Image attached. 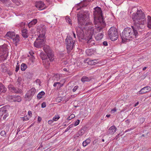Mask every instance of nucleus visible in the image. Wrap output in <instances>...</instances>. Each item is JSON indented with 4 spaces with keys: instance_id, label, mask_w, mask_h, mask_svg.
<instances>
[{
    "instance_id": "nucleus-1",
    "label": "nucleus",
    "mask_w": 151,
    "mask_h": 151,
    "mask_svg": "<svg viewBox=\"0 0 151 151\" xmlns=\"http://www.w3.org/2000/svg\"><path fill=\"white\" fill-rule=\"evenodd\" d=\"M89 14L87 11H81L77 14L78 26L76 28L77 35L81 39L83 38V29L88 31V26L90 24L89 22H88Z\"/></svg>"
},
{
    "instance_id": "nucleus-2",
    "label": "nucleus",
    "mask_w": 151,
    "mask_h": 151,
    "mask_svg": "<svg viewBox=\"0 0 151 151\" xmlns=\"http://www.w3.org/2000/svg\"><path fill=\"white\" fill-rule=\"evenodd\" d=\"M94 22L95 24H98V27H96L95 29H94L93 27H92L91 25L88 26L89 29L88 33L89 34V35L87 38L86 40H87V42L90 44H94V42H93V41L92 40V35L94 32H100L104 27L106 25V23L104 21H103V22L104 24V26L101 24V21H95Z\"/></svg>"
},
{
    "instance_id": "nucleus-3",
    "label": "nucleus",
    "mask_w": 151,
    "mask_h": 151,
    "mask_svg": "<svg viewBox=\"0 0 151 151\" xmlns=\"http://www.w3.org/2000/svg\"><path fill=\"white\" fill-rule=\"evenodd\" d=\"M137 36L133 29L127 27L125 28L123 31L122 35L121 36L122 40L124 39L132 40Z\"/></svg>"
},
{
    "instance_id": "nucleus-4",
    "label": "nucleus",
    "mask_w": 151,
    "mask_h": 151,
    "mask_svg": "<svg viewBox=\"0 0 151 151\" xmlns=\"http://www.w3.org/2000/svg\"><path fill=\"white\" fill-rule=\"evenodd\" d=\"M133 22L134 25L133 26H132L131 27L135 32L136 35H137V36L139 33L141 32L144 30L145 27V23L146 21L145 20L138 21L136 20V21Z\"/></svg>"
},
{
    "instance_id": "nucleus-5",
    "label": "nucleus",
    "mask_w": 151,
    "mask_h": 151,
    "mask_svg": "<svg viewBox=\"0 0 151 151\" xmlns=\"http://www.w3.org/2000/svg\"><path fill=\"white\" fill-rule=\"evenodd\" d=\"M94 9V11L93 12V14L95 19H96V20L95 21H101V24L104 26V24L103 22V21H104V20L101 9L99 7H96Z\"/></svg>"
},
{
    "instance_id": "nucleus-6",
    "label": "nucleus",
    "mask_w": 151,
    "mask_h": 151,
    "mask_svg": "<svg viewBox=\"0 0 151 151\" xmlns=\"http://www.w3.org/2000/svg\"><path fill=\"white\" fill-rule=\"evenodd\" d=\"M68 53L70 52L74 47L75 41L70 36H68L65 40Z\"/></svg>"
},
{
    "instance_id": "nucleus-7",
    "label": "nucleus",
    "mask_w": 151,
    "mask_h": 151,
    "mask_svg": "<svg viewBox=\"0 0 151 151\" xmlns=\"http://www.w3.org/2000/svg\"><path fill=\"white\" fill-rule=\"evenodd\" d=\"M108 35L112 41L116 40L118 37V33L116 29L114 27L110 28L108 31Z\"/></svg>"
},
{
    "instance_id": "nucleus-8",
    "label": "nucleus",
    "mask_w": 151,
    "mask_h": 151,
    "mask_svg": "<svg viewBox=\"0 0 151 151\" xmlns=\"http://www.w3.org/2000/svg\"><path fill=\"white\" fill-rule=\"evenodd\" d=\"M145 14L141 10H138L135 14H133L132 15V18L133 22L137 20L138 21L145 20Z\"/></svg>"
},
{
    "instance_id": "nucleus-9",
    "label": "nucleus",
    "mask_w": 151,
    "mask_h": 151,
    "mask_svg": "<svg viewBox=\"0 0 151 151\" xmlns=\"http://www.w3.org/2000/svg\"><path fill=\"white\" fill-rule=\"evenodd\" d=\"M40 56L42 59L43 63L45 65V66L47 68H48L50 66V63L49 59V57L47 54H45L44 53H41L40 54Z\"/></svg>"
},
{
    "instance_id": "nucleus-10",
    "label": "nucleus",
    "mask_w": 151,
    "mask_h": 151,
    "mask_svg": "<svg viewBox=\"0 0 151 151\" xmlns=\"http://www.w3.org/2000/svg\"><path fill=\"white\" fill-rule=\"evenodd\" d=\"M46 30V27L45 25L40 24L38 26L37 28V31L40 34L39 37H44Z\"/></svg>"
},
{
    "instance_id": "nucleus-11",
    "label": "nucleus",
    "mask_w": 151,
    "mask_h": 151,
    "mask_svg": "<svg viewBox=\"0 0 151 151\" xmlns=\"http://www.w3.org/2000/svg\"><path fill=\"white\" fill-rule=\"evenodd\" d=\"M43 50L47 54L48 56L49 57V59L50 60V61H52L54 59L53 58L54 55L50 47L47 45H44L43 47Z\"/></svg>"
},
{
    "instance_id": "nucleus-12",
    "label": "nucleus",
    "mask_w": 151,
    "mask_h": 151,
    "mask_svg": "<svg viewBox=\"0 0 151 151\" xmlns=\"http://www.w3.org/2000/svg\"><path fill=\"white\" fill-rule=\"evenodd\" d=\"M44 37H39V39H37L34 43V46L37 48H41L43 46L45 43L44 41Z\"/></svg>"
},
{
    "instance_id": "nucleus-13",
    "label": "nucleus",
    "mask_w": 151,
    "mask_h": 151,
    "mask_svg": "<svg viewBox=\"0 0 151 151\" xmlns=\"http://www.w3.org/2000/svg\"><path fill=\"white\" fill-rule=\"evenodd\" d=\"M8 88L9 90L12 92L15 93H21L22 91L21 89L17 88L12 85H10L8 86Z\"/></svg>"
},
{
    "instance_id": "nucleus-14",
    "label": "nucleus",
    "mask_w": 151,
    "mask_h": 151,
    "mask_svg": "<svg viewBox=\"0 0 151 151\" xmlns=\"http://www.w3.org/2000/svg\"><path fill=\"white\" fill-rule=\"evenodd\" d=\"M35 6L39 10H42L44 8L45 4L41 1H39L36 2Z\"/></svg>"
},
{
    "instance_id": "nucleus-15",
    "label": "nucleus",
    "mask_w": 151,
    "mask_h": 151,
    "mask_svg": "<svg viewBox=\"0 0 151 151\" xmlns=\"http://www.w3.org/2000/svg\"><path fill=\"white\" fill-rule=\"evenodd\" d=\"M9 97L13 101L20 102L22 100L21 97L19 96H11Z\"/></svg>"
},
{
    "instance_id": "nucleus-16",
    "label": "nucleus",
    "mask_w": 151,
    "mask_h": 151,
    "mask_svg": "<svg viewBox=\"0 0 151 151\" xmlns=\"http://www.w3.org/2000/svg\"><path fill=\"white\" fill-rule=\"evenodd\" d=\"M151 88L149 86H147L142 88L138 92L139 94H143L150 91Z\"/></svg>"
},
{
    "instance_id": "nucleus-17",
    "label": "nucleus",
    "mask_w": 151,
    "mask_h": 151,
    "mask_svg": "<svg viewBox=\"0 0 151 151\" xmlns=\"http://www.w3.org/2000/svg\"><path fill=\"white\" fill-rule=\"evenodd\" d=\"M116 128L114 126H112L109 128L107 132V134H113L116 131Z\"/></svg>"
},
{
    "instance_id": "nucleus-18",
    "label": "nucleus",
    "mask_w": 151,
    "mask_h": 151,
    "mask_svg": "<svg viewBox=\"0 0 151 151\" xmlns=\"http://www.w3.org/2000/svg\"><path fill=\"white\" fill-rule=\"evenodd\" d=\"M85 130L84 128H82L77 132V133L74 136V138H77L80 136H82L85 133Z\"/></svg>"
},
{
    "instance_id": "nucleus-19",
    "label": "nucleus",
    "mask_w": 151,
    "mask_h": 151,
    "mask_svg": "<svg viewBox=\"0 0 151 151\" xmlns=\"http://www.w3.org/2000/svg\"><path fill=\"white\" fill-rule=\"evenodd\" d=\"M6 52V51L4 50L3 49H1L0 54H1V55L0 56V61L4 60L6 59V56L5 55Z\"/></svg>"
},
{
    "instance_id": "nucleus-20",
    "label": "nucleus",
    "mask_w": 151,
    "mask_h": 151,
    "mask_svg": "<svg viewBox=\"0 0 151 151\" xmlns=\"http://www.w3.org/2000/svg\"><path fill=\"white\" fill-rule=\"evenodd\" d=\"M12 39L15 45L17 46V44L19 41V36L18 35H16V36H15V37H14Z\"/></svg>"
},
{
    "instance_id": "nucleus-21",
    "label": "nucleus",
    "mask_w": 151,
    "mask_h": 151,
    "mask_svg": "<svg viewBox=\"0 0 151 151\" xmlns=\"http://www.w3.org/2000/svg\"><path fill=\"white\" fill-rule=\"evenodd\" d=\"M33 95H32V94H31L30 93L27 92V93L25 95V99L26 100L28 101H30Z\"/></svg>"
},
{
    "instance_id": "nucleus-22",
    "label": "nucleus",
    "mask_w": 151,
    "mask_h": 151,
    "mask_svg": "<svg viewBox=\"0 0 151 151\" xmlns=\"http://www.w3.org/2000/svg\"><path fill=\"white\" fill-rule=\"evenodd\" d=\"M22 35L24 38H27L28 36V31L26 29H23L22 30Z\"/></svg>"
},
{
    "instance_id": "nucleus-23",
    "label": "nucleus",
    "mask_w": 151,
    "mask_h": 151,
    "mask_svg": "<svg viewBox=\"0 0 151 151\" xmlns=\"http://www.w3.org/2000/svg\"><path fill=\"white\" fill-rule=\"evenodd\" d=\"M37 19H33L28 24V26L29 28H30L33 25H35L37 23Z\"/></svg>"
},
{
    "instance_id": "nucleus-24",
    "label": "nucleus",
    "mask_w": 151,
    "mask_h": 151,
    "mask_svg": "<svg viewBox=\"0 0 151 151\" xmlns=\"http://www.w3.org/2000/svg\"><path fill=\"white\" fill-rule=\"evenodd\" d=\"M95 51L92 49H88L86 50V53L88 56H91L94 54Z\"/></svg>"
},
{
    "instance_id": "nucleus-25",
    "label": "nucleus",
    "mask_w": 151,
    "mask_h": 151,
    "mask_svg": "<svg viewBox=\"0 0 151 151\" xmlns=\"http://www.w3.org/2000/svg\"><path fill=\"white\" fill-rule=\"evenodd\" d=\"M6 35L12 39L15 37V33L14 32H9L7 33Z\"/></svg>"
},
{
    "instance_id": "nucleus-26",
    "label": "nucleus",
    "mask_w": 151,
    "mask_h": 151,
    "mask_svg": "<svg viewBox=\"0 0 151 151\" xmlns=\"http://www.w3.org/2000/svg\"><path fill=\"white\" fill-rule=\"evenodd\" d=\"M103 36V34L101 32L99 33L95 36V39L97 40H99L102 38Z\"/></svg>"
},
{
    "instance_id": "nucleus-27",
    "label": "nucleus",
    "mask_w": 151,
    "mask_h": 151,
    "mask_svg": "<svg viewBox=\"0 0 151 151\" xmlns=\"http://www.w3.org/2000/svg\"><path fill=\"white\" fill-rule=\"evenodd\" d=\"M91 140L89 138L87 139L84 141L83 142V145L84 147L86 146L88 144H89L91 142Z\"/></svg>"
},
{
    "instance_id": "nucleus-28",
    "label": "nucleus",
    "mask_w": 151,
    "mask_h": 151,
    "mask_svg": "<svg viewBox=\"0 0 151 151\" xmlns=\"http://www.w3.org/2000/svg\"><path fill=\"white\" fill-rule=\"evenodd\" d=\"M6 91V89L4 86L1 83L0 84V92H5Z\"/></svg>"
},
{
    "instance_id": "nucleus-29",
    "label": "nucleus",
    "mask_w": 151,
    "mask_h": 151,
    "mask_svg": "<svg viewBox=\"0 0 151 151\" xmlns=\"http://www.w3.org/2000/svg\"><path fill=\"white\" fill-rule=\"evenodd\" d=\"M45 93L43 91H42L40 92L37 96V98L40 99L42 97V96L45 95Z\"/></svg>"
},
{
    "instance_id": "nucleus-30",
    "label": "nucleus",
    "mask_w": 151,
    "mask_h": 151,
    "mask_svg": "<svg viewBox=\"0 0 151 151\" xmlns=\"http://www.w3.org/2000/svg\"><path fill=\"white\" fill-rule=\"evenodd\" d=\"M147 27L149 28H151V17L150 16H148Z\"/></svg>"
},
{
    "instance_id": "nucleus-31",
    "label": "nucleus",
    "mask_w": 151,
    "mask_h": 151,
    "mask_svg": "<svg viewBox=\"0 0 151 151\" xmlns=\"http://www.w3.org/2000/svg\"><path fill=\"white\" fill-rule=\"evenodd\" d=\"M1 71L4 72L7 71V68L5 67L4 64H1Z\"/></svg>"
},
{
    "instance_id": "nucleus-32",
    "label": "nucleus",
    "mask_w": 151,
    "mask_h": 151,
    "mask_svg": "<svg viewBox=\"0 0 151 151\" xmlns=\"http://www.w3.org/2000/svg\"><path fill=\"white\" fill-rule=\"evenodd\" d=\"M6 108L3 107L0 108V117H1L4 115V113L5 111Z\"/></svg>"
},
{
    "instance_id": "nucleus-33",
    "label": "nucleus",
    "mask_w": 151,
    "mask_h": 151,
    "mask_svg": "<svg viewBox=\"0 0 151 151\" xmlns=\"http://www.w3.org/2000/svg\"><path fill=\"white\" fill-rule=\"evenodd\" d=\"M27 66L26 64L23 63L21 66V69L22 71H24L27 68Z\"/></svg>"
},
{
    "instance_id": "nucleus-34",
    "label": "nucleus",
    "mask_w": 151,
    "mask_h": 151,
    "mask_svg": "<svg viewBox=\"0 0 151 151\" xmlns=\"http://www.w3.org/2000/svg\"><path fill=\"white\" fill-rule=\"evenodd\" d=\"M9 115V114L8 113V111L5 108V111H4V115L3 117V119H5L6 117L8 116Z\"/></svg>"
},
{
    "instance_id": "nucleus-35",
    "label": "nucleus",
    "mask_w": 151,
    "mask_h": 151,
    "mask_svg": "<svg viewBox=\"0 0 151 151\" xmlns=\"http://www.w3.org/2000/svg\"><path fill=\"white\" fill-rule=\"evenodd\" d=\"M81 80L83 82H85L86 81H90V80L88 77L84 76L82 78Z\"/></svg>"
},
{
    "instance_id": "nucleus-36",
    "label": "nucleus",
    "mask_w": 151,
    "mask_h": 151,
    "mask_svg": "<svg viewBox=\"0 0 151 151\" xmlns=\"http://www.w3.org/2000/svg\"><path fill=\"white\" fill-rule=\"evenodd\" d=\"M28 92L30 93L32 95H34L36 92V89L34 88H32L31 89L29 90Z\"/></svg>"
},
{
    "instance_id": "nucleus-37",
    "label": "nucleus",
    "mask_w": 151,
    "mask_h": 151,
    "mask_svg": "<svg viewBox=\"0 0 151 151\" xmlns=\"http://www.w3.org/2000/svg\"><path fill=\"white\" fill-rule=\"evenodd\" d=\"M66 19L67 22H68L70 24H72L71 19L69 17H67L66 18Z\"/></svg>"
},
{
    "instance_id": "nucleus-38",
    "label": "nucleus",
    "mask_w": 151,
    "mask_h": 151,
    "mask_svg": "<svg viewBox=\"0 0 151 151\" xmlns=\"http://www.w3.org/2000/svg\"><path fill=\"white\" fill-rule=\"evenodd\" d=\"M73 126V124H71L69 126L65 131V132H66L69 130L71 128H72Z\"/></svg>"
},
{
    "instance_id": "nucleus-39",
    "label": "nucleus",
    "mask_w": 151,
    "mask_h": 151,
    "mask_svg": "<svg viewBox=\"0 0 151 151\" xmlns=\"http://www.w3.org/2000/svg\"><path fill=\"white\" fill-rule=\"evenodd\" d=\"M60 118L59 116L58 115L55 116L53 118V120L55 121H56L57 120Z\"/></svg>"
},
{
    "instance_id": "nucleus-40",
    "label": "nucleus",
    "mask_w": 151,
    "mask_h": 151,
    "mask_svg": "<svg viewBox=\"0 0 151 151\" xmlns=\"http://www.w3.org/2000/svg\"><path fill=\"white\" fill-rule=\"evenodd\" d=\"M75 117V115L74 114H71L67 118L68 120H70L74 118Z\"/></svg>"
},
{
    "instance_id": "nucleus-41",
    "label": "nucleus",
    "mask_w": 151,
    "mask_h": 151,
    "mask_svg": "<svg viewBox=\"0 0 151 151\" xmlns=\"http://www.w3.org/2000/svg\"><path fill=\"white\" fill-rule=\"evenodd\" d=\"M21 118L23 121H27L29 119V118L27 116H25L24 117H22Z\"/></svg>"
},
{
    "instance_id": "nucleus-42",
    "label": "nucleus",
    "mask_w": 151,
    "mask_h": 151,
    "mask_svg": "<svg viewBox=\"0 0 151 151\" xmlns=\"http://www.w3.org/2000/svg\"><path fill=\"white\" fill-rule=\"evenodd\" d=\"M80 120L79 119H78L77 121L75 123L74 125L76 126L78 125L79 124Z\"/></svg>"
},
{
    "instance_id": "nucleus-43",
    "label": "nucleus",
    "mask_w": 151,
    "mask_h": 151,
    "mask_svg": "<svg viewBox=\"0 0 151 151\" xmlns=\"http://www.w3.org/2000/svg\"><path fill=\"white\" fill-rule=\"evenodd\" d=\"M78 86H75L74 87V88L73 89V92H75L78 89Z\"/></svg>"
},
{
    "instance_id": "nucleus-44",
    "label": "nucleus",
    "mask_w": 151,
    "mask_h": 151,
    "mask_svg": "<svg viewBox=\"0 0 151 151\" xmlns=\"http://www.w3.org/2000/svg\"><path fill=\"white\" fill-rule=\"evenodd\" d=\"M1 134L2 136H5V135H6V133L3 130L1 132Z\"/></svg>"
},
{
    "instance_id": "nucleus-45",
    "label": "nucleus",
    "mask_w": 151,
    "mask_h": 151,
    "mask_svg": "<svg viewBox=\"0 0 151 151\" xmlns=\"http://www.w3.org/2000/svg\"><path fill=\"white\" fill-rule=\"evenodd\" d=\"M46 106V104L45 102H43L41 104V107L42 108H44Z\"/></svg>"
},
{
    "instance_id": "nucleus-46",
    "label": "nucleus",
    "mask_w": 151,
    "mask_h": 151,
    "mask_svg": "<svg viewBox=\"0 0 151 151\" xmlns=\"http://www.w3.org/2000/svg\"><path fill=\"white\" fill-rule=\"evenodd\" d=\"M25 24V22H22L20 24V26L22 28H24Z\"/></svg>"
},
{
    "instance_id": "nucleus-47",
    "label": "nucleus",
    "mask_w": 151,
    "mask_h": 151,
    "mask_svg": "<svg viewBox=\"0 0 151 151\" xmlns=\"http://www.w3.org/2000/svg\"><path fill=\"white\" fill-rule=\"evenodd\" d=\"M116 107H115L113 109H112L111 110V113H114L115 112H116Z\"/></svg>"
},
{
    "instance_id": "nucleus-48",
    "label": "nucleus",
    "mask_w": 151,
    "mask_h": 151,
    "mask_svg": "<svg viewBox=\"0 0 151 151\" xmlns=\"http://www.w3.org/2000/svg\"><path fill=\"white\" fill-rule=\"evenodd\" d=\"M18 63H17V65L16 66V68L15 71L16 72H17L18 71V70L19 69V65H18Z\"/></svg>"
},
{
    "instance_id": "nucleus-49",
    "label": "nucleus",
    "mask_w": 151,
    "mask_h": 151,
    "mask_svg": "<svg viewBox=\"0 0 151 151\" xmlns=\"http://www.w3.org/2000/svg\"><path fill=\"white\" fill-rule=\"evenodd\" d=\"M103 45L105 46H106L108 45V43L106 41H104L103 42Z\"/></svg>"
},
{
    "instance_id": "nucleus-50",
    "label": "nucleus",
    "mask_w": 151,
    "mask_h": 151,
    "mask_svg": "<svg viewBox=\"0 0 151 151\" xmlns=\"http://www.w3.org/2000/svg\"><path fill=\"white\" fill-rule=\"evenodd\" d=\"M35 82L37 83H38L39 86H40V81L39 79H37L35 81Z\"/></svg>"
},
{
    "instance_id": "nucleus-51",
    "label": "nucleus",
    "mask_w": 151,
    "mask_h": 151,
    "mask_svg": "<svg viewBox=\"0 0 151 151\" xmlns=\"http://www.w3.org/2000/svg\"><path fill=\"white\" fill-rule=\"evenodd\" d=\"M145 120V119L144 118H142L140 119V121L141 122L143 123Z\"/></svg>"
},
{
    "instance_id": "nucleus-52",
    "label": "nucleus",
    "mask_w": 151,
    "mask_h": 151,
    "mask_svg": "<svg viewBox=\"0 0 151 151\" xmlns=\"http://www.w3.org/2000/svg\"><path fill=\"white\" fill-rule=\"evenodd\" d=\"M13 2L17 4L18 3H19V1H18V0H11Z\"/></svg>"
},
{
    "instance_id": "nucleus-53",
    "label": "nucleus",
    "mask_w": 151,
    "mask_h": 151,
    "mask_svg": "<svg viewBox=\"0 0 151 151\" xmlns=\"http://www.w3.org/2000/svg\"><path fill=\"white\" fill-rule=\"evenodd\" d=\"M32 114V112L31 111H29L28 112V114L30 116V117L31 116V115Z\"/></svg>"
},
{
    "instance_id": "nucleus-54",
    "label": "nucleus",
    "mask_w": 151,
    "mask_h": 151,
    "mask_svg": "<svg viewBox=\"0 0 151 151\" xmlns=\"http://www.w3.org/2000/svg\"><path fill=\"white\" fill-rule=\"evenodd\" d=\"M53 121L52 120H49L48 121V123L49 124H51L53 122Z\"/></svg>"
},
{
    "instance_id": "nucleus-55",
    "label": "nucleus",
    "mask_w": 151,
    "mask_h": 151,
    "mask_svg": "<svg viewBox=\"0 0 151 151\" xmlns=\"http://www.w3.org/2000/svg\"><path fill=\"white\" fill-rule=\"evenodd\" d=\"M42 119L40 117H39L38 118V121L39 122H40L41 121Z\"/></svg>"
},
{
    "instance_id": "nucleus-56",
    "label": "nucleus",
    "mask_w": 151,
    "mask_h": 151,
    "mask_svg": "<svg viewBox=\"0 0 151 151\" xmlns=\"http://www.w3.org/2000/svg\"><path fill=\"white\" fill-rule=\"evenodd\" d=\"M7 73L9 75H12V73L11 71H7Z\"/></svg>"
},
{
    "instance_id": "nucleus-57",
    "label": "nucleus",
    "mask_w": 151,
    "mask_h": 151,
    "mask_svg": "<svg viewBox=\"0 0 151 151\" xmlns=\"http://www.w3.org/2000/svg\"><path fill=\"white\" fill-rule=\"evenodd\" d=\"M132 129V128H130V129H128L127 130H126L125 131V132H127L128 131H131V130H132V129Z\"/></svg>"
},
{
    "instance_id": "nucleus-58",
    "label": "nucleus",
    "mask_w": 151,
    "mask_h": 151,
    "mask_svg": "<svg viewBox=\"0 0 151 151\" xmlns=\"http://www.w3.org/2000/svg\"><path fill=\"white\" fill-rule=\"evenodd\" d=\"M7 0H0V1L3 3H4L7 1Z\"/></svg>"
},
{
    "instance_id": "nucleus-59",
    "label": "nucleus",
    "mask_w": 151,
    "mask_h": 151,
    "mask_svg": "<svg viewBox=\"0 0 151 151\" xmlns=\"http://www.w3.org/2000/svg\"><path fill=\"white\" fill-rule=\"evenodd\" d=\"M97 60H92V61H93V62H94V63H97Z\"/></svg>"
},
{
    "instance_id": "nucleus-60",
    "label": "nucleus",
    "mask_w": 151,
    "mask_h": 151,
    "mask_svg": "<svg viewBox=\"0 0 151 151\" xmlns=\"http://www.w3.org/2000/svg\"><path fill=\"white\" fill-rule=\"evenodd\" d=\"M42 143L40 144V147H39L38 148V149H39L40 148V147H43V145H42Z\"/></svg>"
},
{
    "instance_id": "nucleus-61",
    "label": "nucleus",
    "mask_w": 151,
    "mask_h": 151,
    "mask_svg": "<svg viewBox=\"0 0 151 151\" xmlns=\"http://www.w3.org/2000/svg\"><path fill=\"white\" fill-rule=\"evenodd\" d=\"M73 37L75 38H76V35L75 34L74 32H73Z\"/></svg>"
},
{
    "instance_id": "nucleus-62",
    "label": "nucleus",
    "mask_w": 151,
    "mask_h": 151,
    "mask_svg": "<svg viewBox=\"0 0 151 151\" xmlns=\"http://www.w3.org/2000/svg\"><path fill=\"white\" fill-rule=\"evenodd\" d=\"M96 142L97 140H96V139L94 140V141L93 142V144H95L96 143Z\"/></svg>"
},
{
    "instance_id": "nucleus-63",
    "label": "nucleus",
    "mask_w": 151,
    "mask_h": 151,
    "mask_svg": "<svg viewBox=\"0 0 151 151\" xmlns=\"http://www.w3.org/2000/svg\"><path fill=\"white\" fill-rule=\"evenodd\" d=\"M57 83H56V82H55L54 83V84H53V86L54 87H56L57 86Z\"/></svg>"
},
{
    "instance_id": "nucleus-64",
    "label": "nucleus",
    "mask_w": 151,
    "mask_h": 151,
    "mask_svg": "<svg viewBox=\"0 0 151 151\" xmlns=\"http://www.w3.org/2000/svg\"><path fill=\"white\" fill-rule=\"evenodd\" d=\"M139 104L138 102H137L134 104V106H136Z\"/></svg>"
}]
</instances>
